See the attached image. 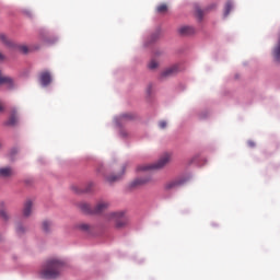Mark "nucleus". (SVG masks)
<instances>
[{"label": "nucleus", "instance_id": "nucleus-14", "mask_svg": "<svg viewBox=\"0 0 280 280\" xmlns=\"http://www.w3.org/2000/svg\"><path fill=\"white\" fill-rule=\"evenodd\" d=\"M0 43L5 45V47H14V43H12V40H10L3 33H0Z\"/></svg>", "mask_w": 280, "mask_h": 280}, {"label": "nucleus", "instance_id": "nucleus-27", "mask_svg": "<svg viewBox=\"0 0 280 280\" xmlns=\"http://www.w3.org/2000/svg\"><path fill=\"white\" fill-rule=\"evenodd\" d=\"M159 127H160L162 130H164V128H167V121L161 120V121L159 122Z\"/></svg>", "mask_w": 280, "mask_h": 280}, {"label": "nucleus", "instance_id": "nucleus-8", "mask_svg": "<svg viewBox=\"0 0 280 280\" xmlns=\"http://www.w3.org/2000/svg\"><path fill=\"white\" fill-rule=\"evenodd\" d=\"M3 84L9 89H12L14 86V79L8 75H3L0 71V86Z\"/></svg>", "mask_w": 280, "mask_h": 280}, {"label": "nucleus", "instance_id": "nucleus-18", "mask_svg": "<svg viewBox=\"0 0 280 280\" xmlns=\"http://www.w3.org/2000/svg\"><path fill=\"white\" fill-rule=\"evenodd\" d=\"M94 187H95V183L90 182L86 184L85 188L83 189V192L91 194V191H93Z\"/></svg>", "mask_w": 280, "mask_h": 280}, {"label": "nucleus", "instance_id": "nucleus-22", "mask_svg": "<svg viewBox=\"0 0 280 280\" xmlns=\"http://www.w3.org/2000/svg\"><path fill=\"white\" fill-rule=\"evenodd\" d=\"M133 118H135V116H132V114H122L120 116L121 121H126L128 119H133Z\"/></svg>", "mask_w": 280, "mask_h": 280}, {"label": "nucleus", "instance_id": "nucleus-5", "mask_svg": "<svg viewBox=\"0 0 280 280\" xmlns=\"http://www.w3.org/2000/svg\"><path fill=\"white\" fill-rule=\"evenodd\" d=\"M189 180V177H177L171 179L164 184L165 191H172L173 189H178V187H183Z\"/></svg>", "mask_w": 280, "mask_h": 280}, {"label": "nucleus", "instance_id": "nucleus-15", "mask_svg": "<svg viewBox=\"0 0 280 280\" xmlns=\"http://www.w3.org/2000/svg\"><path fill=\"white\" fill-rule=\"evenodd\" d=\"M16 124H19V117H16V112H13L7 121V126H16Z\"/></svg>", "mask_w": 280, "mask_h": 280}, {"label": "nucleus", "instance_id": "nucleus-26", "mask_svg": "<svg viewBox=\"0 0 280 280\" xmlns=\"http://www.w3.org/2000/svg\"><path fill=\"white\" fill-rule=\"evenodd\" d=\"M0 218H2V220H8V212L5 210H0Z\"/></svg>", "mask_w": 280, "mask_h": 280}, {"label": "nucleus", "instance_id": "nucleus-6", "mask_svg": "<svg viewBox=\"0 0 280 280\" xmlns=\"http://www.w3.org/2000/svg\"><path fill=\"white\" fill-rule=\"evenodd\" d=\"M152 182V176L147 175L144 177L136 178L130 183V187H141L142 185H148V183Z\"/></svg>", "mask_w": 280, "mask_h": 280}, {"label": "nucleus", "instance_id": "nucleus-29", "mask_svg": "<svg viewBox=\"0 0 280 280\" xmlns=\"http://www.w3.org/2000/svg\"><path fill=\"white\" fill-rule=\"evenodd\" d=\"M250 148H255V142H249Z\"/></svg>", "mask_w": 280, "mask_h": 280}, {"label": "nucleus", "instance_id": "nucleus-19", "mask_svg": "<svg viewBox=\"0 0 280 280\" xmlns=\"http://www.w3.org/2000/svg\"><path fill=\"white\" fill-rule=\"evenodd\" d=\"M156 12H158V14H165V12H167V4L162 3V4L158 5Z\"/></svg>", "mask_w": 280, "mask_h": 280}, {"label": "nucleus", "instance_id": "nucleus-17", "mask_svg": "<svg viewBox=\"0 0 280 280\" xmlns=\"http://www.w3.org/2000/svg\"><path fill=\"white\" fill-rule=\"evenodd\" d=\"M231 10H233V2L228 1L225 3L224 16H229V14H231Z\"/></svg>", "mask_w": 280, "mask_h": 280}, {"label": "nucleus", "instance_id": "nucleus-31", "mask_svg": "<svg viewBox=\"0 0 280 280\" xmlns=\"http://www.w3.org/2000/svg\"><path fill=\"white\" fill-rule=\"evenodd\" d=\"M0 148H1V142H0Z\"/></svg>", "mask_w": 280, "mask_h": 280}, {"label": "nucleus", "instance_id": "nucleus-30", "mask_svg": "<svg viewBox=\"0 0 280 280\" xmlns=\"http://www.w3.org/2000/svg\"><path fill=\"white\" fill-rule=\"evenodd\" d=\"M0 242H3V235L0 234Z\"/></svg>", "mask_w": 280, "mask_h": 280}, {"label": "nucleus", "instance_id": "nucleus-20", "mask_svg": "<svg viewBox=\"0 0 280 280\" xmlns=\"http://www.w3.org/2000/svg\"><path fill=\"white\" fill-rule=\"evenodd\" d=\"M149 69H151V71H154V69L159 68V61L155 59H152L149 65H148Z\"/></svg>", "mask_w": 280, "mask_h": 280}, {"label": "nucleus", "instance_id": "nucleus-9", "mask_svg": "<svg viewBox=\"0 0 280 280\" xmlns=\"http://www.w3.org/2000/svg\"><path fill=\"white\" fill-rule=\"evenodd\" d=\"M178 71H179L178 65L171 66L170 68L165 69L162 72V78H170L172 75H176Z\"/></svg>", "mask_w": 280, "mask_h": 280}, {"label": "nucleus", "instance_id": "nucleus-25", "mask_svg": "<svg viewBox=\"0 0 280 280\" xmlns=\"http://www.w3.org/2000/svg\"><path fill=\"white\" fill-rule=\"evenodd\" d=\"M19 49L22 54H30V48L27 46H20Z\"/></svg>", "mask_w": 280, "mask_h": 280}, {"label": "nucleus", "instance_id": "nucleus-23", "mask_svg": "<svg viewBox=\"0 0 280 280\" xmlns=\"http://www.w3.org/2000/svg\"><path fill=\"white\" fill-rule=\"evenodd\" d=\"M196 14H197L198 19H199L200 21H202V16H205V12L202 11V9L197 8V9H196Z\"/></svg>", "mask_w": 280, "mask_h": 280}, {"label": "nucleus", "instance_id": "nucleus-28", "mask_svg": "<svg viewBox=\"0 0 280 280\" xmlns=\"http://www.w3.org/2000/svg\"><path fill=\"white\" fill-rule=\"evenodd\" d=\"M5 60V55L0 51V62H3Z\"/></svg>", "mask_w": 280, "mask_h": 280}, {"label": "nucleus", "instance_id": "nucleus-13", "mask_svg": "<svg viewBox=\"0 0 280 280\" xmlns=\"http://www.w3.org/2000/svg\"><path fill=\"white\" fill-rule=\"evenodd\" d=\"M126 174V166H122V172L121 174L118 175H109L106 177L107 183H117V180L121 179V176Z\"/></svg>", "mask_w": 280, "mask_h": 280}, {"label": "nucleus", "instance_id": "nucleus-24", "mask_svg": "<svg viewBox=\"0 0 280 280\" xmlns=\"http://www.w3.org/2000/svg\"><path fill=\"white\" fill-rule=\"evenodd\" d=\"M16 233H18V235H23V233H25V229L23 228L22 224H19L16 226Z\"/></svg>", "mask_w": 280, "mask_h": 280}, {"label": "nucleus", "instance_id": "nucleus-16", "mask_svg": "<svg viewBox=\"0 0 280 280\" xmlns=\"http://www.w3.org/2000/svg\"><path fill=\"white\" fill-rule=\"evenodd\" d=\"M42 229L44 233H49L51 231V222L50 221H44L42 223Z\"/></svg>", "mask_w": 280, "mask_h": 280}, {"label": "nucleus", "instance_id": "nucleus-10", "mask_svg": "<svg viewBox=\"0 0 280 280\" xmlns=\"http://www.w3.org/2000/svg\"><path fill=\"white\" fill-rule=\"evenodd\" d=\"M180 36H191L196 32V30L191 26H180L178 28Z\"/></svg>", "mask_w": 280, "mask_h": 280}, {"label": "nucleus", "instance_id": "nucleus-7", "mask_svg": "<svg viewBox=\"0 0 280 280\" xmlns=\"http://www.w3.org/2000/svg\"><path fill=\"white\" fill-rule=\"evenodd\" d=\"M39 82L42 86H49L51 84V73L49 71H44L39 75Z\"/></svg>", "mask_w": 280, "mask_h": 280}, {"label": "nucleus", "instance_id": "nucleus-4", "mask_svg": "<svg viewBox=\"0 0 280 280\" xmlns=\"http://www.w3.org/2000/svg\"><path fill=\"white\" fill-rule=\"evenodd\" d=\"M108 222L115 223V229H126L128 226V217L124 212H109L106 214Z\"/></svg>", "mask_w": 280, "mask_h": 280}, {"label": "nucleus", "instance_id": "nucleus-3", "mask_svg": "<svg viewBox=\"0 0 280 280\" xmlns=\"http://www.w3.org/2000/svg\"><path fill=\"white\" fill-rule=\"evenodd\" d=\"M110 207L108 201L101 200L96 203L94 208L91 207L89 203H80V209L83 213H92L94 215H98L100 213H104L106 209Z\"/></svg>", "mask_w": 280, "mask_h": 280}, {"label": "nucleus", "instance_id": "nucleus-2", "mask_svg": "<svg viewBox=\"0 0 280 280\" xmlns=\"http://www.w3.org/2000/svg\"><path fill=\"white\" fill-rule=\"evenodd\" d=\"M172 161V153H164L155 164H142L136 168V172H148L149 170H163Z\"/></svg>", "mask_w": 280, "mask_h": 280}, {"label": "nucleus", "instance_id": "nucleus-1", "mask_svg": "<svg viewBox=\"0 0 280 280\" xmlns=\"http://www.w3.org/2000/svg\"><path fill=\"white\" fill-rule=\"evenodd\" d=\"M62 268H65V261L58 258L47 259L42 269L39 270L40 279H58L60 277V272H62Z\"/></svg>", "mask_w": 280, "mask_h": 280}, {"label": "nucleus", "instance_id": "nucleus-12", "mask_svg": "<svg viewBox=\"0 0 280 280\" xmlns=\"http://www.w3.org/2000/svg\"><path fill=\"white\" fill-rule=\"evenodd\" d=\"M14 174L12 167H0V177L1 178H10Z\"/></svg>", "mask_w": 280, "mask_h": 280}, {"label": "nucleus", "instance_id": "nucleus-21", "mask_svg": "<svg viewBox=\"0 0 280 280\" xmlns=\"http://www.w3.org/2000/svg\"><path fill=\"white\" fill-rule=\"evenodd\" d=\"M78 229H80V231L86 232V231H90L91 225H89L86 223H81V224L78 225Z\"/></svg>", "mask_w": 280, "mask_h": 280}, {"label": "nucleus", "instance_id": "nucleus-11", "mask_svg": "<svg viewBox=\"0 0 280 280\" xmlns=\"http://www.w3.org/2000/svg\"><path fill=\"white\" fill-rule=\"evenodd\" d=\"M32 207H34V203L32 202V200H27L23 209L24 218H30L32 215Z\"/></svg>", "mask_w": 280, "mask_h": 280}]
</instances>
